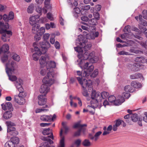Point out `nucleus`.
Listing matches in <instances>:
<instances>
[{"instance_id":"nucleus-1","label":"nucleus","mask_w":147,"mask_h":147,"mask_svg":"<svg viewBox=\"0 0 147 147\" xmlns=\"http://www.w3.org/2000/svg\"><path fill=\"white\" fill-rule=\"evenodd\" d=\"M79 64L82 70L81 72L80 71H76L77 75L81 77L87 78L93 70L94 66L91 64L89 63L88 62H86L83 66L80 65L79 63Z\"/></svg>"},{"instance_id":"nucleus-2","label":"nucleus","mask_w":147,"mask_h":147,"mask_svg":"<svg viewBox=\"0 0 147 147\" xmlns=\"http://www.w3.org/2000/svg\"><path fill=\"white\" fill-rule=\"evenodd\" d=\"M91 98L92 100L90 102L91 106H88V107H91L94 109L98 107V102L101 101L100 93L93 90L91 93Z\"/></svg>"},{"instance_id":"nucleus-3","label":"nucleus","mask_w":147,"mask_h":147,"mask_svg":"<svg viewBox=\"0 0 147 147\" xmlns=\"http://www.w3.org/2000/svg\"><path fill=\"white\" fill-rule=\"evenodd\" d=\"M15 65V63L13 61L10 64L8 63L5 65L6 72L8 76L9 80L15 82L17 79L16 76L11 75L13 74Z\"/></svg>"},{"instance_id":"nucleus-4","label":"nucleus","mask_w":147,"mask_h":147,"mask_svg":"<svg viewBox=\"0 0 147 147\" xmlns=\"http://www.w3.org/2000/svg\"><path fill=\"white\" fill-rule=\"evenodd\" d=\"M74 49L75 50L78 54V56L79 59L77 60V61L80 62L79 63L80 65H82L84 60H86L89 59V53L88 52L86 51L83 53V49L81 47L77 46L76 47H74Z\"/></svg>"},{"instance_id":"nucleus-5","label":"nucleus","mask_w":147,"mask_h":147,"mask_svg":"<svg viewBox=\"0 0 147 147\" xmlns=\"http://www.w3.org/2000/svg\"><path fill=\"white\" fill-rule=\"evenodd\" d=\"M54 71H49L47 72V76H45L42 80L43 84H46L49 87L50 86L54 83Z\"/></svg>"},{"instance_id":"nucleus-6","label":"nucleus","mask_w":147,"mask_h":147,"mask_svg":"<svg viewBox=\"0 0 147 147\" xmlns=\"http://www.w3.org/2000/svg\"><path fill=\"white\" fill-rule=\"evenodd\" d=\"M83 37L82 36H78V38L76 40V44L78 45L77 46L81 47V48L84 50L85 51H88L91 47L92 45L90 43H86L83 40Z\"/></svg>"},{"instance_id":"nucleus-7","label":"nucleus","mask_w":147,"mask_h":147,"mask_svg":"<svg viewBox=\"0 0 147 147\" xmlns=\"http://www.w3.org/2000/svg\"><path fill=\"white\" fill-rule=\"evenodd\" d=\"M119 98L116 100L115 97L113 95L111 96L108 98L109 101L112 103L114 102V104L115 105H121L125 101L123 97L120 96H118Z\"/></svg>"},{"instance_id":"nucleus-8","label":"nucleus","mask_w":147,"mask_h":147,"mask_svg":"<svg viewBox=\"0 0 147 147\" xmlns=\"http://www.w3.org/2000/svg\"><path fill=\"white\" fill-rule=\"evenodd\" d=\"M7 29L0 30V33L2 34L1 39L4 42L9 41V38L12 35V32L11 31L7 30Z\"/></svg>"},{"instance_id":"nucleus-9","label":"nucleus","mask_w":147,"mask_h":147,"mask_svg":"<svg viewBox=\"0 0 147 147\" xmlns=\"http://www.w3.org/2000/svg\"><path fill=\"white\" fill-rule=\"evenodd\" d=\"M76 79L84 89H85L86 87H89L91 85L92 82L90 80H87L80 77H77Z\"/></svg>"},{"instance_id":"nucleus-10","label":"nucleus","mask_w":147,"mask_h":147,"mask_svg":"<svg viewBox=\"0 0 147 147\" xmlns=\"http://www.w3.org/2000/svg\"><path fill=\"white\" fill-rule=\"evenodd\" d=\"M36 45V42H34L33 44V46L35 52L33 54L32 57L34 60L37 61L38 60L40 55L43 54L41 53L40 49L35 46Z\"/></svg>"},{"instance_id":"nucleus-11","label":"nucleus","mask_w":147,"mask_h":147,"mask_svg":"<svg viewBox=\"0 0 147 147\" xmlns=\"http://www.w3.org/2000/svg\"><path fill=\"white\" fill-rule=\"evenodd\" d=\"M40 47L41 53L43 54L46 53L47 49L50 47V45L48 41H44L40 42L39 43Z\"/></svg>"},{"instance_id":"nucleus-12","label":"nucleus","mask_w":147,"mask_h":147,"mask_svg":"<svg viewBox=\"0 0 147 147\" xmlns=\"http://www.w3.org/2000/svg\"><path fill=\"white\" fill-rule=\"evenodd\" d=\"M14 84L16 88L18 91L24 90L22 86L23 84V81L22 80L20 79H18L17 80L15 81Z\"/></svg>"},{"instance_id":"nucleus-13","label":"nucleus","mask_w":147,"mask_h":147,"mask_svg":"<svg viewBox=\"0 0 147 147\" xmlns=\"http://www.w3.org/2000/svg\"><path fill=\"white\" fill-rule=\"evenodd\" d=\"M45 95L42 94L39 95L38 96V103L40 106L44 105L46 102L47 99L45 97Z\"/></svg>"},{"instance_id":"nucleus-14","label":"nucleus","mask_w":147,"mask_h":147,"mask_svg":"<svg viewBox=\"0 0 147 147\" xmlns=\"http://www.w3.org/2000/svg\"><path fill=\"white\" fill-rule=\"evenodd\" d=\"M49 90V87L46 84H43L41 86L40 89V91L41 93H44L43 95H45V96Z\"/></svg>"},{"instance_id":"nucleus-15","label":"nucleus","mask_w":147,"mask_h":147,"mask_svg":"<svg viewBox=\"0 0 147 147\" xmlns=\"http://www.w3.org/2000/svg\"><path fill=\"white\" fill-rule=\"evenodd\" d=\"M56 67L55 62L53 61H48L46 64V67L47 70L49 71L52 72V68H55Z\"/></svg>"},{"instance_id":"nucleus-16","label":"nucleus","mask_w":147,"mask_h":147,"mask_svg":"<svg viewBox=\"0 0 147 147\" xmlns=\"http://www.w3.org/2000/svg\"><path fill=\"white\" fill-rule=\"evenodd\" d=\"M1 106L2 109L4 110H6L7 109L10 111H13V108L12 107V104L10 102H7L5 104H2Z\"/></svg>"},{"instance_id":"nucleus-17","label":"nucleus","mask_w":147,"mask_h":147,"mask_svg":"<svg viewBox=\"0 0 147 147\" xmlns=\"http://www.w3.org/2000/svg\"><path fill=\"white\" fill-rule=\"evenodd\" d=\"M39 18V16L35 15L32 16L30 18L29 22L32 26L36 24L38 21V18Z\"/></svg>"},{"instance_id":"nucleus-18","label":"nucleus","mask_w":147,"mask_h":147,"mask_svg":"<svg viewBox=\"0 0 147 147\" xmlns=\"http://www.w3.org/2000/svg\"><path fill=\"white\" fill-rule=\"evenodd\" d=\"M9 47L8 45L7 44H5L3 45L1 48L0 49V53H3L8 54L9 53Z\"/></svg>"},{"instance_id":"nucleus-19","label":"nucleus","mask_w":147,"mask_h":147,"mask_svg":"<svg viewBox=\"0 0 147 147\" xmlns=\"http://www.w3.org/2000/svg\"><path fill=\"white\" fill-rule=\"evenodd\" d=\"M130 78L131 79H134L140 78L142 80H144V78L142 74L137 73L134 74L130 76Z\"/></svg>"},{"instance_id":"nucleus-20","label":"nucleus","mask_w":147,"mask_h":147,"mask_svg":"<svg viewBox=\"0 0 147 147\" xmlns=\"http://www.w3.org/2000/svg\"><path fill=\"white\" fill-rule=\"evenodd\" d=\"M87 37H88V36H90V38H88V39H94L96 37L98 36L99 35V33L98 32H91L89 34H86Z\"/></svg>"},{"instance_id":"nucleus-21","label":"nucleus","mask_w":147,"mask_h":147,"mask_svg":"<svg viewBox=\"0 0 147 147\" xmlns=\"http://www.w3.org/2000/svg\"><path fill=\"white\" fill-rule=\"evenodd\" d=\"M11 111H6L3 115V118L6 119L10 118L12 115Z\"/></svg>"},{"instance_id":"nucleus-22","label":"nucleus","mask_w":147,"mask_h":147,"mask_svg":"<svg viewBox=\"0 0 147 147\" xmlns=\"http://www.w3.org/2000/svg\"><path fill=\"white\" fill-rule=\"evenodd\" d=\"M10 129L9 127L8 129H7V132L8 134L12 136H15L18 134V132L16 131L15 128H12L11 129H13L12 131L9 129Z\"/></svg>"},{"instance_id":"nucleus-23","label":"nucleus","mask_w":147,"mask_h":147,"mask_svg":"<svg viewBox=\"0 0 147 147\" xmlns=\"http://www.w3.org/2000/svg\"><path fill=\"white\" fill-rule=\"evenodd\" d=\"M131 85L134 89L135 88H139L142 87L141 84L137 82L136 81H134L132 82L131 83Z\"/></svg>"},{"instance_id":"nucleus-24","label":"nucleus","mask_w":147,"mask_h":147,"mask_svg":"<svg viewBox=\"0 0 147 147\" xmlns=\"http://www.w3.org/2000/svg\"><path fill=\"white\" fill-rule=\"evenodd\" d=\"M46 57L42 56L41 58L39 60L40 64L42 66H44L45 65H46L47 63V62L46 61V59L47 58Z\"/></svg>"},{"instance_id":"nucleus-25","label":"nucleus","mask_w":147,"mask_h":147,"mask_svg":"<svg viewBox=\"0 0 147 147\" xmlns=\"http://www.w3.org/2000/svg\"><path fill=\"white\" fill-rule=\"evenodd\" d=\"M124 90L126 92H132L134 91L135 89L131 86L127 85L124 87Z\"/></svg>"},{"instance_id":"nucleus-26","label":"nucleus","mask_w":147,"mask_h":147,"mask_svg":"<svg viewBox=\"0 0 147 147\" xmlns=\"http://www.w3.org/2000/svg\"><path fill=\"white\" fill-rule=\"evenodd\" d=\"M142 66H144V65H140L138 63H134L131 66L132 67V70L134 71H137L139 70V67H142Z\"/></svg>"},{"instance_id":"nucleus-27","label":"nucleus","mask_w":147,"mask_h":147,"mask_svg":"<svg viewBox=\"0 0 147 147\" xmlns=\"http://www.w3.org/2000/svg\"><path fill=\"white\" fill-rule=\"evenodd\" d=\"M52 115H43L40 117V119L44 121H48L51 120Z\"/></svg>"},{"instance_id":"nucleus-28","label":"nucleus","mask_w":147,"mask_h":147,"mask_svg":"<svg viewBox=\"0 0 147 147\" xmlns=\"http://www.w3.org/2000/svg\"><path fill=\"white\" fill-rule=\"evenodd\" d=\"M9 28V25L8 23H6L5 24L0 21V30L8 29Z\"/></svg>"},{"instance_id":"nucleus-29","label":"nucleus","mask_w":147,"mask_h":147,"mask_svg":"<svg viewBox=\"0 0 147 147\" xmlns=\"http://www.w3.org/2000/svg\"><path fill=\"white\" fill-rule=\"evenodd\" d=\"M86 126V124H84L81 125L80 124L79 122H78L74 124V125L73 126V127L74 128L79 127L80 128V129H83L84 130H85L86 129L83 127Z\"/></svg>"},{"instance_id":"nucleus-30","label":"nucleus","mask_w":147,"mask_h":147,"mask_svg":"<svg viewBox=\"0 0 147 147\" xmlns=\"http://www.w3.org/2000/svg\"><path fill=\"white\" fill-rule=\"evenodd\" d=\"M48 107V106L47 105H45L42 108H37L36 109L35 112L36 113H39L42 112H46L48 111V109H45V108Z\"/></svg>"},{"instance_id":"nucleus-31","label":"nucleus","mask_w":147,"mask_h":147,"mask_svg":"<svg viewBox=\"0 0 147 147\" xmlns=\"http://www.w3.org/2000/svg\"><path fill=\"white\" fill-rule=\"evenodd\" d=\"M40 26L38 24L34 25L32 27V31L34 34L38 33Z\"/></svg>"},{"instance_id":"nucleus-32","label":"nucleus","mask_w":147,"mask_h":147,"mask_svg":"<svg viewBox=\"0 0 147 147\" xmlns=\"http://www.w3.org/2000/svg\"><path fill=\"white\" fill-rule=\"evenodd\" d=\"M14 99L15 101L18 104L20 105H23L25 102V100L23 98H18V99H15V97L14 96Z\"/></svg>"},{"instance_id":"nucleus-33","label":"nucleus","mask_w":147,"mask_h":147,"mask_svg":"<svg viewBox=\"0 0 147 147\" xmlns=\"http://www.w3.org/2000/svg\"><path fill=\"white\" fill-rule=\"evenodd\" d=\"M18 91L20 92L18 95H15L14 96L15 99H18V98L19 99V98H20V97L24 98V97H25L26 96L25 93L24 92V90H23L22 91L21 90Z\"/></svg>"},{"instance_id":"nucleus-34","label":"nucleus","mask_w":147,"mask_h":147,"mask_svg":"<svg viewBox=\"0 0 147 147\" xmlns=\"http://www.w3.org/2000/svg\"><path fill=\"white\" fill-rule=\"evenodd\" d=\"M34 5L33 3L31 4L28 7L27 11L28 13H32L34 9Z\"/></svg>"},{"instance_id":"nucleus-35","label":"nucleus","mask_w":147,"mask_h":147,"mask_svg":"<svg viewBox=\"0 0 147 147\" xmlns=\"http://www.w3.org/2000/svg\"><path fill=\"white\" fill-rule=\"evenodd\" d=\"M82 144L84 147H88L90 146L91 144L90 141L88 139H85L82 143Z\"/></svg>"},{"instance_id":"nucleus-36","label":"nucleus","mask_w":147,"mask_h":147,"mask_svg":"<svg viewBox=\"0 0 147 147\" xmlns=\"http://www.w3.org/2000/svg\"><path fill=\"white\" fill-rule=\"evenodd\" d=\"M51 0H45L44 1V5L45 7L48 9H51V5L50 4Z\"/></svg>"},{"instance_id":"nucleus-37","label":"nucleus","mask_w":147,"mask_h":147,"mask_svg":"<svg viewBox=\"0 0 147 147\" xmlns=\"http://www.w3.org/2000/svg\"><path fill=\"white\" fill-rule=\"evenodd\" d=\"M13 144H14L15 146V144H18L19 142V138L17 137H13L11 138V140Z\"/></svg>"},{"instance_id":"nucleus-38","label":"nucleus","mask_w":147,"mask_h":147,"mask_svg":"<svg viewBox=\"0 0 147 147\" xmlns=\"http://www.w3.org/2000/svg\"><path fill=\"white\" fill-rule=\"evenodd\" d=\"M135 61L141 63H144L145 62L144 58L142 56L136 57L135 59Z\"/></svg>"},{"instance_id":"nucleus-39","label":"nucleus","mask_w":147,"mask_h":147,"mask_svg":"<svg viewBox=\"0 0 147 147\" xmlns=\"http://www.w3.org/2000/svg\"><path fill=\"white\" fill-rule=\"evenodd\" d=\"M6 124L7 126V129H8L9 127V128H11V129H9L11 130V131H12L13 129H12L11 128H15L13 127L14 125L15 124L13 123L11 121H6Z\"/></svg>"},{"instance_id":"nucleus-40","label":"nucleus","mask_w":147,"mask_h":147,"mask_svg":"<svg viewBox=\"0 0 147 147\" xmlns=\"http://www.w3.org/2000/svg\"><path fill=\"white\" fill-rule=\"evenodd\" d=\"M138 117L137 114L135 113L131 115V120L134 122H136L138 119Z\"/></svg>"},{"instance_id":"nucleus-41","label":"nucleus","mask_w":147,"mask_h":147,"mask_svg":"<svg viewBox=\"0 0 147 147\" xmlns=\"http://www.w3.org/2000/svg\"><path fill=\"white\" fill-rule=\"evenodd\" d=\"M121 37L123 39H125V38H132V37L131 36V34L127 33H124L121 34Z\"/></svg>"},{"instance_id":"nucleus-42","label":"nucleus","mask_w":147,"mask_h":147,"mask_svg":"<svg viewBox=\"0 0 147 147\" xmlns=\"http://www.w3.org/2000/svg\"><path fill=\"white\" fill-rule=\"evenodd\" d=\"M12 57L13 60L17 61H19L20 59V56L16 53H13Z\"/></svg>"},{"instance_id":"nucleus-43","label":"nucleus","mask_w":147,"mask_h":147,"mask_svg":"<svg viewBox=\"0 0 147 147\" xmlns=\"http://www.w3.org/2000/svg\"><path fill=\"white\" fill-rule=\"evenodd\" d=\"M74 14L75 13L74 15L76 17H77L78 16V14L80 13V9L78 7H76L74 9Z\"/></svg>"},{"instance_id":"nucleus-44","label":"nucleus","mask_w":147,"mask_h":147,"mask_svg":"<svg viewBox=\"0 0 147 147\" xmlns=\"http://www.w3.org/2000/svg\"><path fill=\"white\" fill-rule=\"evenodd\" d=\"M14 144L10 140L7 142L5 144L4 147H15Z\"/></svg>"},{"instance_id":"nucleus-45","label":"nucleus","mask_w":147,"mask_h":147,"mask_svg":"<svg viewBox=\"0 0 147 147\" xmlns=\"http://www.w3.org/2000/svg\"><path fill=\"white\" fill-rule=\"evenodd\" d=\"M88 22L89 24L93 26H95L97 24V20L94 19H92L89 20Z\"/></svg>"},{"instance_id":"nucleus-46","label":"nucleus","mask_w":147,"mask_h":147,"mask_svg":"<svg viewBox=\"0 0 147 147\" xmlns=\"http://www.w3.org/2000/svg\"><path fill=\"white\" fill-rule=\"evenodd\" d=\"M52 131L49 128L46 129H44L42 131V134L44 135H48L50 134H51Z\"/></svg>"},{"instance_id":"nucleus-47","label":"nucleus","mask_w":147,"mask_h":147,"mask_svg":"<svg viewBox=\"0 0 147 147\" xmlns=\"http://www.w3.org/2000/svg\"><path fill=\"white\" fill-rule=\"evenodd\" d=\"M8 59V57L7 55L6 54L4 55L1 57V60L3 63H5L6 62Z\"/></svg>"},{"instance_id":"nucleus-48","label":"nucleus","mask_w":147,"mask_h":147,"mask_svg":"<svg viewBox=\"0 0 147 147\" xmlns=\"http://www.w3.org/2000/svg\"><path fill=\"white\" fill-rule=\"evenodd\" d=\"M49 138H51L52 140H53L54 138L52 133H51V135L50 136H48L47 137H43L42 140L44 141H47V142H48L49 141V140L50 139Z\"/></svg>"},{"instance_id":"nucleus-49","label":"nucleus","mask_w":147,"mask_h":147,"mask_svg":"<svg viewBox=\"0 0 147 147\" xmlns=\"http://www.w3.org/2000/svg\"><path fill=\"white\" fill-rule=\"evenodd\" d=\"M131 115L130 114L127 115L124 117L125 119H127L126 120V121L127 123H129V124H130L129 123V121L131 120Z\"/></svg>"},{"instance_id":"nucleus-50","label":"nucleus","mask_w":147,"mask_h":147,"mask_svg":"<svg viewBox=\"0 0 147 147\" xmlns=\"http://www.w3.org/2000/svg\"><path fill=\"white\" fill-rule=\"evenodd\" d=\"M109 95V93L105 92H104L100 93L101 99H105V98L107 97Z\"/></svg>"},{"instance_id":"nucleus-51","label":"nucleus","mask_w":147,"mask_h":147,"mask_svg":"<svg viewBox=\"0 0 147 147\" xmlns=\"http://www.w3.org/2000/svg\"><path fill=\"white\" fill-rule=\"evenodd\" d=\"M64 140L65 138L64 137H62L60 142V144L59 147H64Z\"/></svg>"},{"instance_id":"nucleus-52","label":"nucleus","mask_w":147,"mask_h":147,"mask_svg":"<svg viewBox=\"0 0 147 147\" xmlns=\"http://www.w3.org/2000/svg\"><path fill=\"white\" fill-rule=\"evenodd\" d=\"M98 70L97 69H95L91 74L90 76L91 78H94L98 74Z\"/></svg>"},{"instance_id":"nucleus-53","label":"nucleus","mask_w":147,"mask_h":147,"mask_svg":"<svg viewBox=\"0 0 147 147\" xmlns=\"http://www.w3.org/2000/svg\"><path fill=\"white\" fill-rule=\"evenodd\" d=\"M85 130H84L83 129H79L78 131L75 132L74 136H75L77 137L80 136V133L82 131L84 132Z\"/></svg>"},{"instance_id":"nucleus-54","label":"nucleus","mask_w":147,"mask_h":147,"mask_svg":"<svg viewBox=\"0 0 147 147\" xmlns=\"http://www.w3.org/2000/svg\"><path fill=\"white\" fill-rule=\"evenodd\" d=\"M102 132L101 131H99L95 133L94 135V136L95 137V141H96L98 140L99 139V136L102 134Z\"/></svg>"},{"instance_id":"nucleus-55","label":"nucleus","mask_w":147,"mask_h":147,"mask_svg":"<svg viewBox=\"0 0 147 147\" xmlns=\"http://www.w3.org/2000/svg\"><path fill=\"white\" fill-rule=\"evenodd\" d=\"M123 97V98L124 99V98H129L130 96V94L129 93L127 92H124L122 94V96H121Z\"/></svg>"},{"instance_id":"nucleus-56","label":"nucleus","mask_w":147,"mask_h":147,"mask_svg":"<svg viewBox=\"0 0 147 147\" xmlns=\"http://www.w3.org/2000/svg\"><path fill=\"white\" fill-rule=\"evenodd\" d=\"M36 34L34 37V39L36 41H37L41 39L42 35L38 34V33Z\"/></svg>"},{"instance_id":"nucleus-57","label":"nucleus","mask_w":147,"mask_h":147,"mask_svg":"<svg viewBox=\"0 0 147 147\" xmlns=\"http://www.w3.org/2000/svg\"><path fill=\"white\" fill-rule=\"evenodd\" d=\"M36 11L38 13L37 15L39 16V17L41 15L42 11V8L41 7H39L37 8L36 9Z\"/></svg>"},{"instance_id":"nucleus-58","label":"nucleus","mask_w":147,"mask_h":147,"mask_svg":"<svg viewBox=\"0 0 147 147\" xmlns=\"http://www.w3.org/2000/svg\"><path fill=\"white\" fill-rule=\"evenodd\" d=\"M123 31L124 32H128L129 33H130V26L128 25L124 28L123 29Z\"/></svg>"},{"instance_id":"nucleus-59","label":"nucleus","mask_w":147,"mask_h":147,"mask_svg":"<svg viewBox=\"0 0 147 147\" xmlns=\"http://www.w3.org/2000/svg\"><path fill=\"white\" fill-rule=\"evenodd\" d=\"M119 54L120 55H131V54L129 52L125 51H122L119 52Z\"/></svg>"},{"instance_id":"nucleus-60","label":"nucleus","mask_w":147,"mask_h":147,"mask_svg":"<svg viewBox=\"0 0 147 147\" xmlns=\"http://www.w3.org/2000/svg\"><path fill=\"white\" fill-rule=\"evenodd\" d=\"M93 15L95 18V19L96 20H98L100 18V15L98 12H94L93 13Z\"/></svg>"},{"instance_id":"nucleus-61","label":"nucleus","mask_w":147,"mask_h":147,"mask_svg":"<svg viewBox=\"0 0 147 147\" xmlns=\"http://www.w3.org/2000/svg\"><path fill=\"white\" fill-rule=\"evenodd\" d=\"M9 20H13L14 17V13L12 11L10 12L8 16Z\"/></svg>"},{"instance_id":"nucleus-62","label":"nucleus","mask_w":147,"mask_h":147,"mask_svg":"<svg viewBox=\"0 0 147 147\" xmlns=\"http://www.w3.org/2000/svg\"><path fill=\"white\" fill-rule=\"evenodd\" d=\"M94 53L93 52L91 53H89L88 56L89 59L90 60H93V58L94 56Z\"/></svg>"},{"instance_id":"nucleus-63","label":"nucleus","mask_w":147,"mask_h":147,"mask_svg":"<svg viewBox=\"0 0 147 147\" xmlns=\"http://www.w3.org/2000/svg\"><path fill=\"white\" fill-rule=\"evenodd\" d=\"M50 36V34L49 33H45L44 34L43 36V38L44 41H45L48 39Z\"/></svg>"},{"instance_id":"nucleus-64","label":"nucleus","mask_w":147,"mask_h":147,"mask_svg":"<svg viewBox=\"0 0 147 147\" xmlns=\"http://www.w3.org/2000/svg\"><path fill=\"white\" fill-rule=\"evenodd\" d=\"M39 32L38 33V34H40L41 35H42L45 32V29L44 27H41L39 30Z\"/></svg>"}]
</instances>
